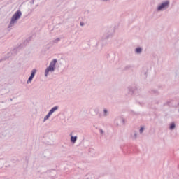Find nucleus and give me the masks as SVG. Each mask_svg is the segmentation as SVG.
<instances>
[{
  "mask_svg": "<svg viewBox=\"0 0 179 179\" xmlns=\"http://www.w3.org/2000/svg\"><path fill=\"white\" fill-rule=\"evenodd\" d=\"M108 111L107 110L106 108L103 109V117H107V113Z\"/></svg>",
  "mask_w": 179,
  "mask_h": 179,
  "instance_id": "9b49d317",
  "label": "nucleus"
},
{
  "mask_svg": "<svg viewBox=\"0 0 179 179\" xmlns=\"http://www.w3.org/2000/svg\"><path fill=\"white\" fill-rule=\"evenodd\" d=\"M152 93H154V94H159V92H157V90H152Z\"/></svg>",
  "mask_w": 179,
  "mask_h": 179,
  "instance_id": "2eb2a0df",
  "label": "nucleus"
},
{
  "mask_svg": "<svg viewBox=\"0 0 179 179\" xmlns=\"http://www.w3.org/2000/svg\"><path fill=\"white\" fill-rule=\"evenodd\" d=\"M134 136H136V133H135V134H134Z\"/></svg>",
  "mask_w": 179,
  "mask_h": 179,
  "instance_id": "4be33fe9",
  "label": "nucleus"
},
{
  "mask_svg": "<svg viewBox=\"0 0 179 179\" xmlns=\"http://www.w3.org/2000/svg\"><path fill=\"white\" fill-rule=\"evenodd\" d=\"M80 26H85V23L83 22H80Z\"/></svg>",
  "mask_w": 179,
  "mask_h": 179,
  "instance_id": "f3484780",
  "label": "nucleus"
},
{
  "mask_svg": "<svg viewBox=\"0 0 179 179\" xmlns=\"http://www.w3.org/2000/svg\"><path fill=\"white\" fill-rule=\"evenodd\" d=\"M51 113H50V112H48V113L46 115V116L44 117L43 119V122H45V121H47V120H48V118H50V117H51Z\"/></svg>",
  "mask_w": 179,
  "mask_h": 179,
  "instance_id": "0eeeda50",
  "label": "nucleus"
},
{
  "mask_svg": "<svg viewBox=\"0 0 179 179\" xmlns=\"http://www.w3.org/2000/svg\"><path fill=\"white\" fill-rule=\"evenodd\" d=\"M136 54H141L142 52V48L138 47L137 48H136Z\"/></svg>",
  "mask_w": 179,
  "mask_h": 179,
  "instance_id": "1a4fd4ad",
  "label": "nucleus"
},
{
  "mask_svg": "<svg viewBox=\"0 0 179 179\" xmlns=\"http://www.w3.org/2000/svg\"><path fill=\"white\" fill-rule=\"evenodd\" d=\"M58 108H59L58 106H54V107L49 111V113L52 115V114H54V113H55V111H57V110H58Z\"/></svg>",
  "mask_w": 179,
  "mask_h": 179,
  "instance_id": "20e7f679",
  "label": "nucleus"
},
{
  "mask_svg": "<svg viewBox=\"0 0 179 179\" xmlns=\"http://www.w3.org/2000/svg\"><path fill=\"white\" fill-rule=\"evenodd\" d=\"M87 179H94V174L89 175Z\"/></svg>",
  "mask_w": 179,
  "mask_h": 179,
  "instance_id": "f8f14e48",
  "label": "nucleus"
},
{
  "mask_svg": "<svg viewBox=\"0 0 179 179\" xmlns=\"http://www.w3.org/2000/svg\"><path fill=\"white\" fill-rule=\"evenodd\" d=\"M111 36H113V34L108 35V36L106 37V38H108V37H111Z\"/></svg>",
  "mask_w": 179,
  "mask_h": 179,
  "instance_id": "a211bd4d",
  "label": "nucleus"
},
{
  "mask_svg": "<svg viewBox=\"0 0 179 179\" xmlns=\"http://www.w3.org/2000/svg\"><path fill=\"white\" fill-rule=\"evenodd\" d=\"M55 64H57V59H54L50 62L49 66L45 70V76L48 77L49 72H54L55 71Z\"/></svg>",
  "mask_w": 179,
  "mask_h": 179,
  "instance_id": "f03ea898",
  "label": "nucleus"
},
{
  "mask_svg": "<svg viewBox=\"0 0 179 179\" xmlns=\"http://www.w3.org/2000/svg\"><path fill=\"white\" fill-rule=\"evenodd\" d=\"M76 141H78V136H71V143H76Z\"/></svg>",
  "mask_w": 179,
  "mask_h": 179,
  "instance_id": "39448f33",
  "label": "nucleus"
},
{
  "mask_svg": "<svg viewBox=\"0 0 179 179\" xmlns=\"http://www.w3.org/2000/svg\"><path fill=\"white\" fill-rule=\"evenodd\" d=\"M129 90L132 92V93H134V90H131L130 87H129Z\"/></svg>",
  "mask_w": 179,
  "mask_h": 179,
  "instance_id": "aec40b11",
  "label": "nucleus"
},
{
  "mask_svg": "<svg viewBox=\"0 0 179 179\" xmlns=\"http://www.w3.org/2000/svg\"><path fill=\"white\" fill-rule=\"evenodd\" d=\"M123 124H125V119H122Z\"/></svg>",
  "mask_w": 179,
  "mask_h": 179,
  "instance_id": "6ab92c4d",
  "label": "nucleus"
},
{
  "mask_svg": "<svg viewBox=\"0 0 179 179\" xmlns=\"http://www.w3.org/2000/svg\"><path fill=\"white\" fill-rule=\"evenodd\" d=\"M110 30H111V31L114 32V29H111Z\"/></svg>",
  "mask_w": 179,
  "mask_h": 179,
  "instance_id": "412c9836",
  "label": "nucleus"
},
{
  "mask_svg": "<svg viewBox=\"0 0 179 179\" xmlns=\"http://www.w3.org/2000/svg\"><path fill=\"white\" fill-rule=\"evenodd\" d=\"M34 77H31V76H30L27 81V83L29 84L30 83H31V80H33Z\"/></svg>",
  "mask_w": 179,
  "mask_h": 179,
  "instance_id": "9d476101",
  "label": "nucleus"
},
{
  "mask_svg": "<svg viewBox=\"0 0 179 179\" xmlns=\"http://www.w3.org/2000/svg\"><path fill=\"white\" fill-rule=\"evenodd\" d=\"M174 128H176V123H174V122L171 123L169 129H171V131H173V129H174Z\"/></svg>",
  "mask_w": 179,
  "mask_h": 179,
  "instance_id": "6e6552de",
  "label": "nucleus"
},
{
  "mask_svg": "<svg viewBox=\"0 0 179 179\" xmlns=\"http://www.w3.org/2000/svg\"><path fill=\"white\" fill-rule=\"evenodd\" d=\"M36 72H37L36 69H32L30 76L34 78V76H36Z\"/></svg>",
  "mask_w": 179,
  "mask_h": 179,
  "instance_id": "423d86ee",
  "label": "nucleus"
},
{
  "mask_svg": "<svg viewBox=\"0 0 179 179\" xmlns=\"http://www.w3.org/2000/svg\"><path fill=\"white\" fill-rule=\"evenodd\" d=\"M170 6V1L167 0L162 3L157 8V10H162V9H167Z\"/></svg>",
  "mask_w": 179,
  "mask_h": 179,
  "instance_id": "7ed1b4c3",
  "label": "nucleus"
},
{
  "mask_svg": "<svg viewBox=\"0 0 179 179\" xmlns=\"http://www.w3.org/2000/svg\"><path fill=\"white\" fill-rule=\"evenodd\" d=\"M99 131H100V134H101V135H103L104 134L103 129H100Z\"/></svg>",
  "mask_w": 179,
  "mask_h": 179,
  "instance_id": "dca6fc26",
  "label": "nucleus"
},
{
  "mask_svg": "<svg viewBox=\"0 0 179 179\" xmlns=\"http://www.w3.org/2000/svg\"><path fill=\"white\" fill-rule=\"evenodd\" d=\"M20 17H22V11L18 10L12 16L11 20L8 24V29H10V27H13L15 23H17V20H19Z\"/></svg>",
  "mask_w": 179,
  "mask_h": 179,
  "instance_id": "f257e3e1",
  "label": "nucleus"
},
{
  "mask_svg": "<svg viewBox=\"0 0 179 179\" xmlns=\"http://www.w3.org/2000/svg\"><path fill=\"white\" fill-rule=\"evenodd\" d=\"M59 41H61V38H57L53 40V43H57Z\"/></svg>",
  "mask_w": 179,
  "mask_h": 179,
  "instance_id": "ddd939ff",
  "label": "nucleus"
},
{
  "mask_svg": "<svg viewBox=\"0 0 179 179\" xmlns=\"http://www.w3.org/2000/svg\"><path fill=\"white\" fill-rule=\"evenodd\" d=\"M144 130H145V127H141L139 130L140 134H143Z\"/></svg>",
  "mask_w": 179,
  "mask_h": 179,
  "instance_id": "4468645a",
  "label": "nucleus"
},
{
  "mask_svg": "<svg viewBox=\"0 0 179 179\" xmlns=\"http://www.w3.org/2000/svg\"><path fill=\"white\" fill-rule=\"evenodd\" d=\"M178 112H179V109H178Z\"/></svg>",
  "mask_w": 179,
  "mask_h": 179,
  "instance_id": "5701e85b",
  "label": "nucleus"
}]
</instances>
